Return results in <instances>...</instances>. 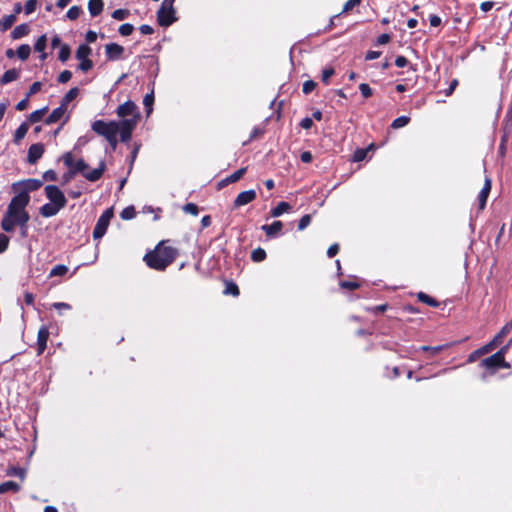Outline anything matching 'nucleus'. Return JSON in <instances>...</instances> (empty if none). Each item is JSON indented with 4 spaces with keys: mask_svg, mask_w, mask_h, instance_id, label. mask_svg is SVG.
Here are the masks:
<instances>
[{
    "mask_svg": "<svg viewBox=\"0 0 512 512\" xmlns=\"http://www.w3.org/2000/svg\"><path fill=\"white\" fill-rule=\"evenodd\" d=\"M135 127L136 119H123L119 122L96 120L92 123L91 128L96 134L104 137L112 149H115L118 143L117 135L120 134L122 142H127L130 140Z\"/></svg>",
    "mask_w": 512,
    "mask_h": 512,
    "instance_id": "f257e3e1",
    "label": "nucleus"
},
{
    "mask_svg": "<svg viewBox=\"0 0 512 512\" xmlns=\"http://www.w3.org/2000/svg\"><path fill=\"white\" fill-rule=\"evenodd\" d=\"M178 256V251L174 247L165 246L164 242L157 245L154 251L145 255L146 264L155 270L163 271Z\"/></svg>",
    "mask_w": 512,
    "mask_h": 512,
    "instance_id": "f03ea898",
    "label": "nucleus"
},
{
    "mask_svg": "<svg viewBox=\"0 0 512 512\" xmlns=\"http://www.w3.org/2000/svg\"><path fill=\"white\" fill-rule=\"evenodd\" d=\"M29 201V195H26L25 192L19 193L12 198L8 206L6 214L14 218L19 226H25L30 219L29 214L25 210Z\"/></svg>",
    "mask_w": 512,
    "mask_h": 512,
    "instance_id": "7ed1b4c3",
    "label": "nucleus"
},
{
    "mask_svg": "<svg viewBox=\"0 0 512 512\" xmlns=\"http://www.w3.org/2000/svg\"><path fill=\"white\" fill-rule=\"evenodd\" d=\"M507 350L508 345H504L493 355L485 359H482V367H484L486 371L491 374L495 373L499 369L510 368V364L505 361V353L507 352Z\"/></svg>",
    "mask_w": 512,
    "mask_h": 512,
    "instance_id": "20e7f679",
    "label": "nucleus"
},
{
    "mask_svg": "<svg viewBox=\"0 0 512 512\" xmlns=\"http://www.w3.org/2000/svg\"><path fill=\"white\" fill-rule=\"evenodd\" d=\"M43 182L38 179H27L24 181L16 182L12 185V190L16 193H26L29 195L30 192L39 189Z\"/></svg>",
    "mask_w": 512,
    "mask_h": 512,
    "instance_id": "39448f33",
    "label": "nucleus"
},
{
    "mask_svg": "<svg viewBox=\"0 0 512 512\" xmlns=\"http://www.w3.org/2000/svg\"><path fill=\"white\" fill-rule=\"evenodd\" d=\"M46 197L49 199L51 203L57 205V207L64 208L67 199L64 193L55 185H47L45 187Z\"/></svg>",
    "mask_w": 512,
    "mask_h": 512,
    "instance_id": "423d86ee",
    "label": "nucleus"
},
{
    "mask_svg": "<svg viewBox=\"0 0 512 512\" xmlns=\"http://www.w3.org/2000/svg\"><path fill=\"white\" fill-rule=\"evenodd\" d=\"M175 10L171 6H165V4H161L157 12V21L160 26L167 27L170 26L174 21Z\"/></svg>",
    "mask_w": 512,
    "mask_h": 512,
    "instance_id": "0eeeda50",
    "label": "nucleus"
},
{
    "mask_svg": "<svg viewBox=\"0 0 512 512\" xmlns=\"http://www.w3.org/2000/svg\"><path fill=\"white\" fill-rule=\"evenodd\" d=\"M63 162L67 167L71 169L72 174L80 172L83 175L88 168V165L84 162L83 159L75 160L72 153L70 152L63 155Z\"/></svg>",
    "mask_w": 512,
    "mask_h": 512,
    "instance_id": "6e6552de",
    "label": "nucleus"
},
{
    "mask_svg": "<svg viewBox=\"0 0 512 512\" xmlns=\"http://www.w3.org/2000/svg\"><path fill=\"white\" fill-rule=\"evenodd\" d=\"M116 114L121 118L131 116L130 119H136V123L140 117L137 106L132 101H126L125 103L121 104L117 108Z\"/></svg>",
    "mask_w": 512,
    "mask_h": 512,
    "instance_id": "1a4fd4ad",
    "label": "nucleus"
},
{
    "mask_svg": "<svg viewBox=\"0 0 512 512\" xmlns=\"http://www.w3.org/2000/svg\"><path fill=\"white\" fill-rule=\"evenodd\" d=\"M256 191L255 190H247L239 193L234 200V207L238 208L244 206L246 204L251 203L256 199Z\"/></svg>",
    "mask_w": 512,
    "mask_h": 512,
    "instance_id": "9d476101",
    "label": "nucleus"
},
{
    "mask_svg": "<svg viewBox=\"0 0 512 512\" xmlns=\"http://www.w3.org/2000/svg\"><path fill=\"white\" fill-rule=\"evenodd\" d=\"M105 169L106 164L105 162L101 161L99 163V166L95 169L89 170L88 167L87 170L84 172L83 177H85L88 181L95 182L102 177Z\"/></svg>",
    "mask_w": 512,
    "mask_h": 512,
    "instance_id": "9b49d317",
    "label": "nucleus"
},
{
    "mask_svg": "<svg viewBox=\"0 0 512 512\" xmlns=\"http://www.w3.org/2000/svg\"><path fill=\"white\" fill-rule=\"evenodd\" d=\"M44 153V145L36 143L30 146L28 150L27 160L30 164H34L39 160Z\"/></svg>",
    "mask_w": 512,
    "mask_h": 512,
    "instance_id": "f8f14e48",
    "label": "nucleus"
},
{
    "mask_svg": "<svg viewBox=\"0 0 512 512\" xmlns=\"http://www.w3.org/2000/svg\"><path fill=\"white\" fill-rule=\"evenodd\" d=\"M105 52L109 60H118L121 58L124 48L116 43H110L105 46Z\"/></svg>",
    "mask_w": 512,
    "mask_h": 512,
    "instance_id": "ddd939ff",
    "label": "nucleus"
},
{
    "mask_svg": "<svg viewBox=\"0 0 512 512\" xmlns=\"http://www.w3.org/2000/svg\"><path fill=\"white\" fill-rule=\"evenodd\" d=\"M506 334V327H504L489 343L482 346V355L491 352L493 349L498 347Z\"/></svg>",
    "mask_w": 512,
    "mask_h": 512,
    "instance_id": "4468645a",
    "label": "nucleus"
},
{
    "mask_svg": "<svg viewBox=\"0 0 512 512\" xmlns=\"http://www.w3.org/2000/svg\"><path fill=\"white\" fill-rule=\"evenodd\" d=\"M49 338V331L47 327H41L37 335L38 354L43 353L46 348L47 340Z\"/></svg>",
    "mask_w": 512,
    "mask_h": 512,
    "instance_id": "2eb2a0df",
    "label": "nucleus"
},
{
    "mask_svg": "<svg viewBox=\"0 0 512 512\" xmlns=\"http://www.w3.org/2000/svg\"><path fill=\"white\" fill-rule=\"evenodd\" d=\"M62 208L57 207L54 203H46L40 208V214L43 217H52L55 216Z\"/></svg>",
    "mask_w": 512,
    "mask_h": 512,
    "instance_id": "dca6fc26",
    "label": "nucleus"
},
{
    "mask_svg": "<svg viewBox=\"0 0 512 512\" xmlns=\"http://www.w3.org/2000/svg\"><path fill=\"white\" fill-rule=\"evenodd\" d=\"M66 110L67 109L60 104V106L55 108L51 112V114L48 116V118L46 119V123L47 124H52V123H55V122L59 121L61 118L64 117V115L66 113Z\"/></svg>",
    "mask_w": 512,
    "mask_h": 512,
    "instance_id": "f3484780",
    "label": "nucleus"
},
{
    "mask_svg": "<svg viewBox=\"0 0 512 512\" xmlns=\"http://www.w3.org/2000/svg\"><path fill=\"white\" fill-rule=\"evenodd\" d=\"M283 224L281 221H274L270 225H263L262 230L265 231L266 235L269 237H273L277 235L282 230Z\"/></svg>",
    "mask_w": 512,
    "mask_h": 512,
    "instance_id": "a211bd4d",
    "label": "nucleus"
},
{
    "mask_svg": "<svg viewBox=\"0 0 512 512\" xmlns=\"http://www.w3.org/2000/svg\"><path fill=\"white\" fill-rule=\"evenodd\" d=\"M104 7L103 0H89L88 10L92 17L98 16Z\"/></svg>",
    "mask_w": 512,
    "mask_h": 512,
    "instance_id": "6ab92c4d",
    "label": "nucleus"
},
{
    "mask_svg": "<svg viewBox=\"0 0 512 512\" xmlns=\"http://www.w3.org/2000/svg\"><path fill=\"white\" fill-rule=\"evenodd\" d=\"M109 223L105 222L104 220L97 221L94 231H93V237L94 239H100L104 236V234L107 231Z\"/></svg>",
    "mask_w": 512,
    "mask_h": 512,
    "instance_id": "aec40b11",
    "label": "nucleus"
},
{
    "mask_svg": "<svg viewBox=\"0 0 512 512\" xmlns=\"http://www.w3.org/2000/svg\"><path fill=\"white\" fill-rule=\"evenodd\" d=\"M30 32V28L27 24H20L16 26L13 31L11 32V37L13 39H20Z\"/></svg>",
    "mask_w": 512,
    "mask_h": 512,
    "instance_id": "412c9836",
    "label": "nucleus"
},
{
    "mask_svg": "<svg viewBox=\"0 0 512 512\" xmlns=\"http://www.w3.org/2000/svg\"><path fill=\"white\" fill-rule=\"evenodd\" d=\"M19 77V71L16 69L7 70L0 79L1 84H8L12 81L17 80Z\"/></svg>",
    "mask_w": 512,
    "mask_h": 512,
    "instance_id": "4be33fe9",
    "label": "nucleus"
},
{
    "mask_svg": "<svg viewBox=\"0 0 512 512\" xmlns=\"http://www.w3.org/2000/svg\"><path fill=\"white\" fill-rule=\"evenodd\" d=\"M503 125H504V128H503L504 132L510 133L512 130V99H511V102L506 111V114H505V117L503 120Z\"/></svg>",
    "mask_w": 512,
    "mask_h": 512,
    "instance_id": "5701e85b",
    "label": "nucleus"
},
{
    "mask_svg": "<svg viewBox=\"0 0 512 512\" xmlns=\"http://www.w3.org/2000/svg\"><path fill=\"white\" fill-rule=\"evenodd\" d=\"M15 225H17V221L8 214H6L1 221V227L6 232L13 231Z\"/></svg>",
    "mask_w": 512,
    "mask_h": 512,
    "instance_id": "b1692460",
    "label": "nucleus"
},
{
    "mask_svg": "<svg viewBox=\"0 0 512 512\" xmlns=\"http://www.w3.org/2000/svg\"><path fill=\"white\" fill-rule=\"evenodd\" d=\"M79 93L77 87L71 88L61 100V105L67 109L68 104L73 101Z\"/></svg>",
    "mask_w": 512,
    "mask_h": 512,
    "instance_id": "393cba45",
    "label": "nucleus"
},
{
    "mask_svg": "<svg viewBox=\"0 0 512 512\" xmlns=\"http://www.w3.org/2000/svg\"><path fill=\"white\" fill-rule=\"evenodd\" d=\"M20 490V486L14 481H7L0 484V494L12 491L18 492Z\"/></svg>",
    "mask_w": 512,
    "mask_h": 512,
    "instance_id": "a878e982",
    "label": "nucleus"
},
{
    "mask_svg": "<svg viewBox=\"0 0 512 512\" xmlns=\"http://www.w3.org/2000/svg\"><path fill=\"white\" fill-rule=\"evenodd\" d=\"M15 21H16V16L15 15L4 16L0 20V30L3 31V32L8 30L9 28L12 27V25L15 23Z\"/></svg>",
    "mask_w": 512,
    "mask_h": 512,
    "instance_id": "bb28decb",
    "label": "nucleus"
},
{
    "mask_svg": "<svg viewBox=\"0 0 512 512\" xmlns=\"http://www.w3.org/2000/svg\"><path fill=\"white\" fill-rule=\"evenodd\" d=\"M291 206L287 202H280L278 205L271 211V215L273 217H279L283 213L289 211Z\"/></svg>",
    "mask_w": 512,
    "mask_h": 512,
    "instance_id": "cd10ccee",
    "label": "nucleus"
},
{
    "mask_svg": "<svg viewBox=\"0 0 512 512\" xmlns=\"http://www.w3.org/2000/svg\"><path fill=\"white\" fill-rule=\"evenodd\" d=\"M91 53V49L87 45H80L76 51V57L79 60L88 59V56Z\"/></svg>",
    "mask_w": 512,
    "mask_h": 512,
    "instance_id": "c85d7f7f",
    "label": "nucleus"
},
{
    "mask_svg": "<svg viewBox=\"0 0 512 512\" xmlns=\"http://www.w3.org/2000/svg\"><path fill=\"white\" fill-rule=\"evenodd\" d=\"M6 474L7 476H18L24 480L26 471L23 468L12 466L7 469Z\"/></svg>",
    "mask_w": 512,
    "mask_h": 512,
    "instance_id": "c756f323",
    "label": "nucleus"
},
{
    "mask_svg": "<svg viewBox=\"0 0 512 512\" xmlns=\"http://www.w3.org/2000/svg\"><path fill=\"white\" fill-rule=\"evenodd\" d=\"M27 131H28V125L26 123L21 124L15 131V134H14L15 142H19L20 140H22L25 137Z\"/></svg>",
    "mask_w": 512,
    "mask_h": 512,
    "instance_id": "7c9ffc66",
    "label": "nucleus"
},
{
    "mask_svg": "<svg viewBox=\"0 0 512 512\" xmlns=\"http://www.w3.org/2000/svg\"><path fill=\"white\" fill-rule=\"evenodd\" d=\"M418 299L431 307H437L439 305V303L434 298L430 297L429 295L423 292H420L418 294Z\"/></svg>",
    "mask_w": 512,
    "mask_h": 512,
    "instance_id": "2f4dec72",
    "label": "nucleus"
},
{
    "mask_svg": "<svg viewBox=\"0 0 512 512\" xmlns=\"http://www.w3.org/2000/svg\"><path fill=\"white\" fill-rule=\"evenodd\" d=\"M409 122L410 118L408 116H400L392 122L391 127L393 129H399L406 126Z\"/></svg>",
    "mask_w": 512,
    "mask_h": 512,
    "instance_id": "473e14b6",
    "label": "nucleus"
},
{
    "mask_svg": "<svg viewBox=\"0 0 512 512\" xmlns=\"http://www.w3.org/2000/svg\"><path fill=\"white\" fill-rule=\"evenodd\" d=\"M266 258V252L262 248L254 249L251 253V259L254 262H261Z\"/></svg>",
    "mask_w": 512,
    "mask_h": 512,
    "instance_id": "72a5a7b5",
    "label": "nucleus"
},
{
    "mask_svg": "<svg viewBox=\"0 0 512 512\" xmlns=\"http://www.w3.org/2000/svg\"><path fill=\"white\" fill-rule=\"evenodd\" d=\"M30 52V46L26 44L19 46L17 49V55L21 60H26L29 57Z\"/></svg>",
    "mask_w": 512,
    "mask_h": 512,
    "instance_id": "f704fd0d",
    "label": "nucleus"
},
{
    "mask_svg": "<svg viewBox=\"0 0 512 512\" xmlns=\"http://www.w3.org/2000/svg\"><path fill=\"white\" fill-rule=\"evenodd\" d=\"M491 190V180L486 178L484 182V186L482 187V209L485 206L486 199L488 197V194Z\"/></svg>",
    "mask_w": 512,
    "mask_h": 512,
    "instance_id": "c9c22d12",
    "label": "nucleus"
},
{
    "mask_svg": "<svg viewBox=\"0 0 512 512\" xmlns=\"http://www.w3.org/2000/svg\"><path fill=\"white\" fill-rule=\"evenodd\" d=\"M46 112H47V107L36 110L30 114L29 120L34 123L39 122L43 118V116L45 115Z\"/></svg>",
    "mask_w": 512,
    "mask_h": 512,
    "instance_id": "e433bc0d",
    "label": "nucleus"
},
{
    "mask_svg": "<svg viewBox=\"0 0 512 512\" xmlns=\"http://www.w3.org/2000/svg\"><path fill=\"white\" fill-rule=\"evenodd\" d=\"M68 272V267L65 266V265H56L55 267L52 268V270L50 271V276L53 277V276H63L65 275L66 273Z\"/></svg>",
    "mask_w": 512,
    "mask_h": 512,
    "instance_id": "4c0bfd02",
    "label": "nucleus"
},
{
    "mask_svg": "<svg viewBox=\"0 0 512 512\" xmlns=\"http://www.w3.org/2000/svg\"><path fill=\"white\" fill-rule=\"evenodd\" d=\"M245 172H246V168H240L237 171H235L234 173H232L230 176H228L226 178V181H229L231 183L237 182L238 180H240L243 177Z\"/></svg>",
    "mask_w": 512,
    "mask_h": 512,
    "instance_id": "58836bf2",
    "label": "nucleus"
},
{
    "mask_svg": "<svg viewBox=\"0 0 512 512\" xmlns=\"http://www.w3.org/2000/svg\"><path fill=\"white\" fill-rule=\"evenodd\" d=\"M129 15H130V12L127 9H117V10L113 11V13H112V17L118 21H122V20L126 19Z\"/></svg>",
    "mask_w": 512,
    "mask_h": 512,
    "instance_id": "ea45409f",
    "label": "nucleus"
},
{
    "mask_svg": "<svg viewBox=\"0 0 512 512\" xmlns=\"http://www.w3.org/2000/svg\"><path fill=\"white\" fill-rule=\"evenodd\" d=\"M82 10L79 6H72L68 11H67V18L70 19V20H76L80 14H81Z\"/></svg>",
    "mask_w": 512,
    "mask_h": 512,
    "instance_id": "a19ab883",
    "label": "nucleus"
},
{
    "mask_svg": "<svg viewBox=\"0 0 512 512\" xmlns=\"http://www.w3.org/2000/svg\"><path fill=\"white\" fill-rule=\"evenodd\" d=\"M136 215L135 209L133 206L126 207L121 212V218L124 220L133 219Z\"/></svg>",
    "mask_w": 512,
    "mask_h": 512,
    "instance_id": "79ce46f5",
    "label": "nucleus"
},
{
    "mask_svg": "<svg viewBox=\"0 0 512 512\" xmlns=\"http://www.w3.org/2000/svg\"><path fill=\"white\" fill-rule=\"evenodd\" d=\"M47 38L46 35L40 36L35 43V50L37 52H43L46 48Z\"/></svg>",
    "mask_w": 512,
    "mask_h": 512,
    "instance_id": "37998d69",
    "label": "nucleus"
},
{
    "mask_svg": "<svg viewBox=\"0 0 512 512\" xmlns=\"http://www.w3.org/2000/svg\"><path fill=\"white\" fill-rule=\"evenodd\" d=\"M37 0H27L24 6V12L26 15L33 13L37 7Z\"/></svg>",
    "mask_w": 512,
    "mask_h": 512,
    "instance_id": "c03bdc74",
    "label": "nucleus"
},
{
    "mask_svg": "<svg viewBox=\"0 0 512 512\" xmlns=\"http://www.w3.org/2000/svg\"><path fill=\"white\" fill-rule=\"evenodd\" d=\"M183 211L185 213H189L193 216H197L198 215V206L194 203H187L183 206Z\"/></svg>",
    "mask_w": 512,
    "mask_h": 512,
    "instance_id": "a18cd8bd",
    "label": "nucleus"
},
{
    "mask_svg": "<svg viewBox=\"0 0 512 512\" xmlns=\"http://www.w3.org/2000/svg\"><path fill=\"white\" fill-rule=\"evenodd\" d=\"M134 30V27L132 24H129V23H125V24H122L120 27H119V33L122 35V36H129L132 34Z\"/></svg>",
    "mask_w": 512,
    "mask_h": 512,
    "instance_id": "49530a36",
    "label": "nucleus"
},
{
    "mask_svg": "<svg viewBox=\"0 0 512 512\" xmlns=\"http://www.w3.org/2000/svg\"><path fill=\"white\" fill-rule=\"evenodd\" d=\"M70 57V48L67 45H63L59 51V60L65 62Z\"/></svg>",
    "mask_w": 512,
    "mask_h": 512,
    "instance_id": "de8ad7c7",
    "label": "nucleus"
},
{
    "mask_svg": "<svg viewBox=\"0 0 512 512\" xmlns=\"http://www.w3.org/2000/svg\"><path fill=\"white\" fill-rule=\"evenodd\" d=\"M360 92L364 98H369L372 96V89L366 83H362L359 85Z\"/></svg>",
    "mask_w": 512,
    "mask_h": 512,
    "instance_id": "09e8293b",
    "label": "nucleus"
},
{
    "mask_svg": "<svg viewBox=\"0 0 512 512\" xmlns=\"http://www.w3.org/2000/svg\"><path fill=\"white\" fill-rule=\"evenodd\" d=\"M315 87H316V83L312 80H308V81L304 82V84H303V88H302L303 93L309 94L315 89Z\"/></svg>",
    "mask_w": 512,
    "mask_h": 512,
    "instance_id": "8fccbe9b",
    "label": "nucleus"
},
{
    "mask_svg": "<svg viewBox=\"0 0 512 512\" xmlns=\"http://www.w3.org/2000/svg\"><path fill=\"white\" fill-rule=\"evenodd\" d=\"M311 222V216L310 215H304L301 217L298 223V229L304 230Z\"/></svg>",
    "mask_w": 512,
    "mask_h": 512,
    "instance_id": "3c124183",
    "label": "nucleus"
},
{
    "mask_svg": "<svg viewBox=\"0 0 512 512\" xmlns=\"http://www.w3.org/2000/svg\"><path fill=\"white\" fill-rule=\"evenodd\" d=\"M153 101H154L153 93L146 94V96L143 99V104L145 107L148 108V113H150L152 111Z\"/></svg>",
    "mask_w": 512,
    "mask_h": 512,
    "instance_id": "603ef678",
    "label": "nucleus"
},
{
    "mask_svg": "<svg viewBox=\"0 0 512 512\" xmlns=\"http://www.w3.org/2000/svg\"><path fill=\"white\" fill-rule=\"evenodd\" d=\"M9 245V238L5 234H0V253L7 250Z\"/></svg>",
    "mask_w": 512,
    "mask_h": 512,
    "instance_id": "864d4df0",
    "label": "nucleus"
},
{
    "mask_svg": "<svg viewBox=\"0 0 512 512\" xmlns=\"http://www.w3.org/2000/svg\"><path fill=\"white\" fill-rule=\"evenodd\" d=\"M225 294H232L234 296L239 295L238 286L234 283H229L224 291Z\"/></svg>",
    "mask_w": 512,
    "mask_h": 512,
    "instance_id": "5fc2aeb1",
    "label": "nucleus"
},
{
    "mask_svg": "<svg viewBox=\"0 0 512 512\" xmlns=\"http://www.w3.org/2000/svg\"><path fill=\"white\" fill-rule=\"evenodd\" d=\"M79 69L83 72H87L93 66L92 61L89 59L80 60Z\"/></svg>",
    "mask_w": 512,
    "mask_h": 512,
    "instance_id": "6e6d98bb",
    "label": "nucleus"
},
{
    "mask_svg": "<svg viewBox=\"0 0 512 512\" xmlns=\"http://www.w3.org/2000/svg\"><path fill=\"white\" fill-rule=\"evenodd\" d=\"M72 77V73L69 70H64L60 73L58 77V81L60 83H66L68 82Z\"/></svg>",
    "mask_w": 512,
    "mask_h": 512,
    "instance_id": "4d7b16f0",
    "label": "nucleus"
},
{
    "mask_svg": "<svg viewBox=\"0 0 512 512\" xmlns=\"http://www.w3.org/2000/svg\"><path fill=\"white\" fill-rule=\"evenodd\" d=\"M334 74L333 68H326L322 72V81L325 84H328L330 77Z\"/></svg>",
    "mask_w": 512,
    "mask_h": 512,
    "instance_id": "13d9d810",
    "label": "nucleus"
},
{
    "mask_svg": "<svg viewBox=\"0 0 512 512\" xmlns=\"http://www.w3.org/2000/svg\"><path fill=\"white\" fill-rule=\"evenodd\" d=\"M340 286L344 289L354 290L359 287V284L354 281H342L340 283Z\"/></svg>",
    "mask_w": 512,
    "mask_h": 512,
    "instance_id": "bf43d9fd",
    "label": "nucleus"
},
{
    "mask_svg": "<svg viewBox=\"0 0 512 512\" xmlns=\"http://www.w3.org/2000/svg\"><path fill=\"white\" fill-rule=\"evenodd\" d=\"M367 155V150L365 149H358L355 153H354V156H353V159L354 161H362L365 159Z\"/></svg>",
    "mask_w": 512,
    "mask_h": 512,
    "instance_id": "052dcab7",
    "label": "nucleus"
},
{
    "mask_svg": "<svg viewBox=\"0 0 512 512\" xmlns=\"http://www.w3.org/2000/svg\"><path fill=\"white\" fill-rule=\"evenodd\" d=\"M361 0H348L344 7H343V11L344 12H347L351 9H353L355 6H357L358 4H360Z\"/></svg>",
    "mask_w": 512,
    "mask_h": 512,
    "instance_id": "680f3d73",
    "label": "nucleus"
},
{
    "mask_svg": "<svg viewBox=\"0 0 512 512\" xmlns=\"http://www.w3.org/2000/svg\"><path fill=\"white\" fill-rule=\"evenodd\" d=\"M43 179L46 181H56L57 180V174L53 170H48L43 174Z\"/></svg>",
    "mask_w": 512,
    "mask_h": 512,
    "instance_id": "e2e57ef3",
    "label": "nucleus"
},
{
    "mask_svg": "<svg viewBox=\"0 0 512 512\" xmlns=\"http://www.w3.org/2000/svg\"><path fill=\"white\" fill-rule=\"evenodd\" d=\"M42 84L40 82H34L30 88L29 92L27 94V97L36 94L38 91H40Z\"/></svg>",
    "mask_w": 512,
    "mask_h": 512,
    "instance_id": "0e129e2a",
    "label": "nucleus"
},
{
    "mask_svg": "<svg viewBox=\"0 0 512 512\" xmlns=\"http://www.w3.org/2000/svg\"><path fill=\"white\" fill-rule=\"evenodd\" d=\"M53 308H55L56 310L58 311H62V310H70L71 309V306L68 304V303H64V302H56V303H53Z\"/></svg>",
    "mask_w": 512,
    "mask_h": 512,
    "instance_id": "69168bd1",
    "label": "nucleus"
},
{
    "mask_svg": "<svg viewBox=\"0 0 512 512\" xmlns=\"http://www.w3.org/2000/svg\"><path fill=\"white\" fill-rule=\"evenodd\" d=\"M338 251H339L338 244H333L328 248L327 255H328V257L332 258L338 253Z\"/></svg>",
    "mask_w": 512,
    "mask_h": 512,
    "instance_id": "338daca9",
    "label": "nucleus"
},
{
    "mask_svg": "<svg viewBox=\"0 0 512 512\" xmlns=\"http://www.w3.org/2000/svg\"><path fill=\"white\" fill-rule=\"evenodd\" d=\"M85 39H86L87 42L93 43V42H95L97 40V33L92 31V30H89L86 33Z\"/></svg>",
    "mask_w": 512,
    "mask_h": 512,
    "instance_id": "774afa93",
    "label": "nucleus"
}]
</instances>
